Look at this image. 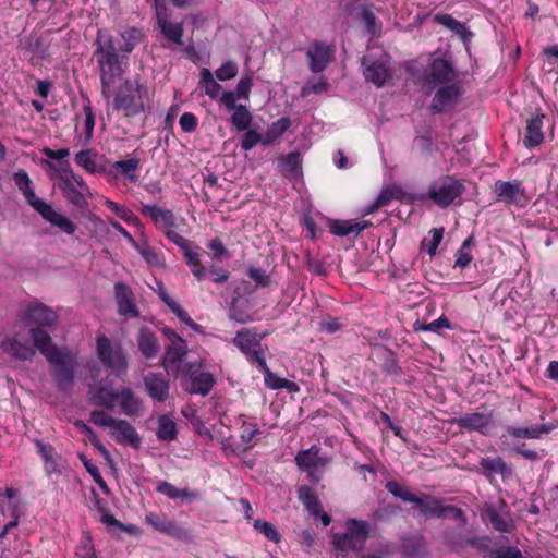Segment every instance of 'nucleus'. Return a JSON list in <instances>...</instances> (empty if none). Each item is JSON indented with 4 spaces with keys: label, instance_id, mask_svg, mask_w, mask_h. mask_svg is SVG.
<instances>
[{
    "label": "nucleus",
    "instance_id": "e433bc0d",
    "mask_svg": "<svg viewBox=\"0 0 558 558\" xmlns=\"http://www.w3.org/2000/svg\"><path fill=\"white\" fill-rule=\"evenodd\" d=\"M281 173L288 179H296L302 174L301 155L298 151H291L282 155L278 159Z\"/></svg>",
    "mask_w": 558,
    "mask_h": 558
},
{
    "label": "nucleus",
    "instance_id": "4be33fe9",
    "mask_svg": "<svg viewBox=\"0 0 558 558\" xmlns=\"http://www.w3.org/2000/svg\"><path fill=\"white\" fill-rule=\"evenodd\" d=\"M558 427V421L544 424H534L527 427L508 426L506 434L515 439H538L542 435L549 434Z\"/></svg>",
    "mask_w": 558,
    "mask_h": 558
},
{
    "label": "nucleus",
    "instance_id": "4468645a",
    "mask_svg": "<svg viewBox=\"0 0 558 558\" xmlns=\"http://www.w3.org/2000/svg\"><path fill=\"white\" fill-rule=\"evenodd\" d=\"M496 199L506 204L523 206L526 202L525 190L521 181H497L494 184Z\"/></svg>",
    "mask_w": 558,
    "mask_h": 558
},
{
    "label": "nucleus",
    "instance_id": "6e6552de",
    "mask_svg": "<svg viewBox=\"0 0 558 558\" xmlns=\"http://www.w3.org/2000/svg\"><path fill=\"white\" fill-rule=\"evenodd\" d=\"M20 319L32 328H45L53 326L58 315L50 307L43 303H29L21 308Z\"/></svg>",
    "mask_w": 558,
    "mask_h": 558
},
{
    "label": "nucleus",
    "instance_id": "680f3d73",
    "mask_svg": "<svg viewBox=\"0 0 558 558\" xmlns=\"http://www.w3.org/2000/svg\"><path fill=\"white\" fill-rule=\"evenodd\" d=\"M243 355L251 365H255L260 372L268 366L266 362V348H263L262 344L245 352Z\"/></svg>",
    "mask_w": 558,
    "mask_h": 558
},
{
    "label": "nucleus",
    "instance_id": "4d7b16f0",
    "mask_svg": "<svg viewBox=\"0 0 558 558\" xmlns=\"http://www.w3.org/2000/svg\"><path fill=\"white\" fill-rule=\"evenodd\" d=\"M186 264L189 265L191 272L198 280H203L206 276V269L203 266L199 255L196 252H193L191 247L185 250L183 253Z\"/></svg>",
    "mask_w": 558,
    "mask_h": 558
},
{
    "label": "nucleus",
    "instance_id": "f03ea898",
    "mask_svg": "<svg viewBox=\"0 0 558 558\" xmlns=\"http://www.w3.org/2000/svg\"><path fill=\"white\" fill-rule=\"evenodd\" d=\"M149 99L150 92L145 83L138 78H128L119 87L112 105L114 110L123 111L125 117L133 118L146 110L145 101Z\"/></svg>",
    "mask_w": 558,
    "mask_h": 558
},
{
    "label": "nucleus",
    "instance_id": "a18cd8bd",
    "mask_svg": "<svg viewBox=\"0 0 558 558\" xmlns=\"http://www.w3.org/2000/svg\"><path fill=\"white\" fill-rule=\"evenodd\" d=\"M61 181L63 183V196L66 201L77 208H85L88 203L83 195V191H80L69 178L62 177Z\"/></svg>",
    "mask_w": 558,
    "mask_h": 558
},
{
    "label": "nucleus",
    "instance_id": "c9c22d12",
    "mask_svg": "<svg viewBox=\"0 0 558 558\" xmlns=\"http://www.w3.org/2000/svg\"><path fill=\"white\" fill-rule=\"evenodd\" d=\"M320 447L311 446L306 450H301L295 456L296 465L302 470H312L318 465H325L326 461L319 456Z\"/></svg>",
    "mask_w": 558,
    "mask_h": 558
},
{
    "label": "nucleus",
    "instance_id": "0e129e2a",
    "mask_svg": "<svg viewBox=\"0 0 558 558\" xmlns=\"http://www.w3.org/2000/svg\"><path fill=\"white\" fill-rule=\"evenodd\" d=\"M445 228H433L429 233L432 235L430 240L424 239L422 241V247L427 248V253L429 256H434L437 252V248L442 241Z\"/></svg>",
    "mask_w": 558,
    "mask_h": 558
},
{
    "label": "nucleus",
    "instance_id": "20e7f679",
    "mask_svg": "<svg viewBox=\"0 0 558 558\" xmlns=\"http://www.w3.org/2000/svg\"><path fill=\"white\" fill-rule=\"evenodd\" d=\"M371 524L364 520L348 519L345 532L332 535L331 545L339 551L337 558H347V551H361L369 537Z\"/></svg>",
    "mask_w": 558,
    "mask_h": 558
},
{
    "label": "nucleus",
    "instance_id": "37998d69",
    "mask_svg": "<svg viewBox=\"0 0 558 558\" xmlns=\"http://www.w3.org/2000/svg\"><path fill=\"white\" fill-rule=\"evenodd\" d=\"M134 248L145 259V262L151 267H163L165 257L155 247L148 244L147 241L136 242Z\"/></svg>",
    "mask_w": 558,
    "mask_h": 558
},
{
    "label": "nucleus",
    "instance_id": "13d9d810",
    "mask_svg": "<svg viewBox=\"0 0 558 558\" xmlns=\"http://www.w3.org/2000/svg\"><path fill=\"white\" fill-rule=\"evenodd\" d=\"M260 434V429L255 423L243 421L240 427L241 441L246 445L247 448H253L256 445V436Z\"/></svg>",
    "mask_w": 558,
    "mask_h": 558
},
{
    "label": "nucleus",
    "instance_id": "052dcab7",
    "mask_svg": "<svg viewBox=\"0 0 558 558\" xmlns=\"http://www.w3.org/2000/svg\"><path fill=\"white\" fill-rule=\"evenodd\" d=\"M253 526L256 531L264 534L268 541L274 543H279L281 541V535L272 523L256 519Z\"/></svg>",
    "mask_w": 558,
    "mask_h": 558
},
{
    "label": "nucleus",
    "instance_id": "6ab92c4d",
    "mask_svg": "<svg viewBox=\"0 0 558 558\" xmlns=\"http://www.w3.org/2000/svg\"><path fill=\"white\" fill-rule=\"evenodd\" d=\"M187 366L189 369L185 372V375L189 377V381L184 385V389L190 393L207 396L215 385L213 374L193 369L192 364Z\"/></svg>",
    "mask_w": 558,
    "mask_h": 558
},
{
    "label": "nucleus",
    "instance_id": "cd10ccee",
    "mask_svg": "<svg viewBox=\"0 0 558 558\" xmlns=\"http://www.w3.org/2000/svg\"><path fill=\"white\" fill-rule=\"evenodd\" d=\"M29 336L33 340L32 347L37 349L47 361L62 351L53 344L50 333L45 328H29Z\"/></svg>",
    "mask_w": 558,
    "mask_h": 558
},
{
    "label": "nucleus",
    "instance_id": "c85d7f7f",
    "mask_svg": "<svg viewBox=\"0 0 558 558\" xmlns=\"http://www.w3.org/2000/svg\"><path fill=\"white\" fill-rule=\"evenodd\" d=\"M140 211L142 215L149 217L156 226L163 227L166 230L177 227L175 216L170 209L143 204Z\"/></svg>",
    "mask_w": 558,
    "mask_h": 558
},
{
    "label": "nucleus",
    "instance_id": "ea45409f",
    "mask_svg": "<svg viewBox=\"0 0 558 558\" xmlns=\"http://www.w3.org/2000/svg\"><path fill=\"white\" fill-rule=\"evenodd\" d=\"M298 498L304 505L311 515L317 517L322 512V502L311 486L302 485L298 488Z\"/></svg>",
    "mask_w": 558,
    "mask_h": 558
},
{
    "label": "nucleus",
    "instance_id": "2eb2a0df",
    "mask_svg": "<svg viewBox=\"0 0 558 558\" xmlns=\"http://www.w3.org/2000/svg\"><path fill=\"white\" fill-rule=\"evenodd\" d=\"M145 521L147 524L151 525L154 530L175 539L183 541L189 537L186 529L182 527L174 520H170L163 513L149 512L146 514Z\"/></svg>",
    "mask_w": 558,
    "mask_h": 558
},
{
    "label": "nucleus",
    "instance_id": "49530a36",
    "mask_svg": "<svg viewBox=\"0 0 558 558\" xmlns=\"http://www.w3.org/2000/svg\"><path fill=\"white\" fill-rule=\"evenodd\" d=\"M480 465L487 477L492 476L493 474L506 475L511 472L508 464L501 457L482 458Z\"/></svg>",
    "mask_w": 558,
    "mask_h": 558
},
{
    "label": "nucleus",
    "instance_id": "0eeeda50",
    "mask_svg": "<svg viewBox=\"0 0 558 558\" xmlns=\"http://www.w3.org/2000/svg\"><path fill=\"white\" fill-rule=\"evenodd\" d=\"M52 366L51 375L60 390L66 391L72 388L75 375L76 362L68 350H62L48 360Z\"/></svg>",
    "mask_w": 558,
    "mask_h": 558
},
{
    "label": "nucleus",
    "instance_id": "412c9836",
    "mask_svg": "<svg viewBox=\"0 0 558 558\" xmlns=\"http://www.w3.org/2000/svg\"><path fill=\"white\" fill-rule=\"evenodd\" d=\"M544 119L545 114L538 113L525 121V132L522 144L527 149L538 147L544 142Z\"/></svg>",
    "mask_w": 558,
    "mask_h": 558
},
{
    "label": "nucleus",
    "instance_id": "1a4fd4ad",
    "mask_svg": "<svg viewBox=\"0 0 558 558\" xmlns=\"http://www.w3.org/2000/svg\"><path fill=\"white\" fill-rule=\"evenodd\" d=\"M16 492L12 487L0 490V541L3 539L11 529L19 525L20 515L17 504L13 501Z\"/></svg>",
    "mask_w": 558,
    "mask_h": 558
},
{
    "label": "nucleus",
    "instance_id": "72a5a7b5",
    "mask_svg": "<svg viewBox=\"0 0 558 558\" xmlns=\"http://www.w3.org/2000/svg\"><path fill=\"white\" fill-rule=\"evenodd\" d=\"M372 225L368 220H335L330 226V232L337 236H347L354 234L359 236L361 232Z\"/></svg>",
    "mask_w": 558,
    "mask_h": 558
},
{
    "label": "nucleus",
    "instance_id": "c03bdc74",
    "mask_svg": "<svg viewBox=\"0 0 558 558\" xmlns=\"http://www.w3.org/2000/svg\"><path fill=\"white\" fill-rule=\"evenodd\" d=\"M118 400V391L109 389L105 386L95 388L92 391V402L95 405L106 409H113Z\"/></svg>",
    "mask_w": 558,
    "mask_h": 558
},
{
    "label": "nucleus",
    "instance_id": "5fc2aeb1",
    "mask_svg": "<svg viewBox=\"0 0 558 558\" xmlns=\"http://www.w3.org/2000/svg\"><path fill=\"white\" fill-rule=\"evenodd\" d=\"M201 86L204 88L205 94L211 99H216L221 90V85L214 80L213 73L209 69L203 68L201 70Z\"/></svg>",
    "mask_w": 558,
    "mask_h": 558
},
{
    "label": "nucleus",
    "instance_id": "bb28decb",
    "mask_svg": "<svg viewBox=\"0 0 558 558\" xmlns=\"http://www.w3.org/2000/svg\"><path fill=\"white\" fill-rule=\"evenodd\" d=\"M375 356L381 361V371L387 376L399 377L403 374L402 367L399 365L397 354L384 344H376L373 348Z\"/></svg>",
    "mask_w": 558,
    "mask_h": 558
},
{
    "label": "nucleus",
    "instance_id": "aec40b11",
    "mask_svg": "<svg viewBox=\"0 0 558 558\" xmlns=\"http://www.w3.org/2000/svg\"><path fill=\"white\" fill-rule=\"evenodd\" d=\"M310 70L313 73L323 72L333 58V49L330 45L316 41L307 50Z\"/></svg>",
    "mask_w": 558,
    "mask_h": 558
},
{
    "label": "nucleus",
    "instance_id": "f8f14e48",
    "mask_svg": "<svg viewBox=\"0 0 558 558\" xmlns=\"http://www.w3.org/2000/svg\"><path fill=\"white\" fill-rule=\"evenodd\" d=\"M462 90L458 84H446L439 87L432 100L430 109L433 112L442 113L454 108L461 98Z\"/></svg>",
    "mask_w": 558,
    "mask_h": 558
},
{
    "label": "nucleus",
    "instance_id": "bf43d9fd",
    "mask_svg": "<svg viewBox=\"0 0 558 558\" xmlns=\"http://www.w3.org/2000/svg\"><path fill=\"white\" fill-rule=\"evenodd\" d=\"M80 459L83 462L84 468L86 471L92 475L93 480L96 482V484L100 487V489L105 493H109V487L104 480V477L100 474L99 469L97 465H95L92 460H89L86 456L80 454Z\"/></svg>",
    "mask_w": 558,
    "mask_h": 558
},
{
    "label": "nucleus",
    "instance_id": "f704fd0d",
    "mask_svg": "<svg viewBox=\"0 0 558 558\" xmlns=\"http://www.w3.org/2000/svg\"><path fill=\"white\" fill-rule=\"evenodd\" d=\"M434 22L440 24L458 35L463 43L470 41L473 33L463 22H460L447 13H438L434 16Z\"/></svg>",
    "mask_w": 558,
    "mask_h": 558
},
{
    "label": "nucleus",
    "instance_id": "c756f323",
    "mask_svg": "<svg viewBox=\"0 0 558 558\" xmlns=\"http://www.w3.org/2000/svg\"><path fill=\"white\" fill-rule=\"evenodd\" d=\"M400 551L404 558H426L429 556L424 536L401 537Z\"/></svg>",
    "mask_w": 558,
    "mask_h": 558
},
{
    "label": "nucleus",
    "instance_id": "69168bd1",
    "mask_svg": "<svg viewBox=\"0 0 558 558\" xmlns=\"http://www.w3.org/2000/svg\"><path fill=\"white\" fill-rule=\"evenodd\" d=\"M246 275L255 282L256 288H268L271 283L270 276L262 268L248 267Z\"/></svg>",
    "mask_w": 558,
    "mask_h": 558
},
{
    "label": "nucleus",
    "instance_id": "09e8293b",
    "mask_svg": "<svg viewBox=\"0 0 558 558\" xmlns=\"http://www.w3.org/2000/svg\"><path fill=\"white\" fill-rule=\"evenodd\" d=\"M97 154L93 149H83L78 151L74 160L77 166L84 168L89 173H99L102 171L96 162Z\"/></svg>",
    "mask_w": 558,
    "mask_h": 558
},
{
    "label": "nucleus",
    "instance_id": "b1692460",
    "mask_svg": "<svg viewBox=\"0 0 558 558\" xmlns=\"http://www.w3.org/2000/svg\"><path fill=\"white\" fill-rule=\"evenodd\" d=\"M268 336V332H257L256 328H241L236 330L232 343L242 354L258 348L262 341Z\"/></svg>",
    "mask_w": 558,
    "mask_h": 558
},
{
    "label": "nucleus",
    "instance_id": "9b49d317",
    "mask_svg": "<svg viewBox=\"0 0 558 558\" xmlns=\"http://www.w3.org/2000/svg\"><path fill=\"white\" fill-rule=\"evenodd\" d=\"M113 289L119 315L125 318H137L141 313L133 290L122 281L116 282Z\"/></svg>",
    "mask_w": 558,
    "mask_h": 558
},
{
    "label": "nucleus",
    "instance_id": "6e6d98bb",
    "mask_svg": "<svg viewBox=\"0 0 558 558\" xmlns=\"http://www.w3.org/2000/svg\"><path fill=\"white\" fill-rule=\"evenodd\" d=\"M444 328L450 330L453 329V326L445 315H441L440 317L430 323H422L417 320L414 324L415 331H430L440 335L441 329Z\"/></svg>",
    "mask_w": 558,
    "mask_h": 558
},
{
    "label": "nucleus",
    "instance_id": "f3484780",
    "mask_svg": "<svg viewBox=\"0 0 558 558\" xmlns=\"http://www.w3.org/2000/svg\"><path fill=\"white\" fill-rule=\"evenodd\" d=\"M161 331L170 342L166 348V352L162 359L163 365H177L182 362L183 357L187 354L186 341L169 327H163Z\"/></svg>",
    "mask_w": 558,
    "mask_h": 558
},
{
    "label": "nucleus",
    "instance_id": "a19ab883",
    "mask_svg": "<svg viewBox=\"0 0 558 558\" xmlns=\"http://www.w3.org/2000/svg\"><path fill=\"white\" fill-rule=\"evenodd\" d=\"M157 432L156 436L160 441H173L177 439L178 429L177 423L170 416V414H161L157 418Z\"/></svg>",
    "mask_w": 558,
    "mask_h": 558
},
{
    "label": "nucleus",
    "instance_id": "e2e57ef3",
    "mask_svg": "<svg viewBox=\"0 0 558 558\" xmlns=\"http://www.w3.org/2000/svg\"><path fill=\"white\" fill-rule=\"evenodd\" d=\"M75 558H97L93 538L89 534H83L75 551Z\"/></svg>",
    "mask_w": 558,
    "mask_h": 558
},
{
    "label": "nucleus",
    "instance_id": "dca6fc26",
    "mask_svg": "<svg viewBox=\"0 0 558 558\" xmlns=\"http://www.w3.org/2000/svg\"><path fill=\"white\" fill-rule=\"evenodd\" d=\"M155 13L157 25L161 34L170 41L182 45L183 40V24L181 22H171L168 16V8L165 3L156 1Z\"/></svg>",
    "mask_w": 558,
    "mask_h": 558
},
{
    "label": "nucleus",
    "instance_id": "5701e85b",
    "mask_svg": "<svg viewBox=\"0 0 558 558\" xmlns=\"http://www.w3.org/2000/svg\"><path fill=\"white\" fill-rule=\"evenodd\" d=\"M111 436L118 444L130 445L137 449L141 447L142 438L135 427L125 420L118 418L111 429Z\"/></svg>",
    "mask_w": 558,
    "mask_h": 558
},
{
    "label": "nucleus",
    "instance_id": "79ce46f5",
    "mask_svg": "<svg viewBox=\"0 0 558 558\" xmlns=\"http://www.w3.org/2000/svg\"><path fill=\"white\" fill-rule=\"evenodd\" d=\"M262 373L264 374L265 386L271 390L287 389L289 392H296L300 389L296 383L278 377L268 366Z\"/></svg>",
    "mask_w": 558,
    "mask_h": 558
},
{
    "label": "nucleus",
    "instance_id": "423d86ee",
    "mask_svg": "<svg viewBox=\"0 0 558 558\" xmlns=\"http://www.w3.org/2000/svg\"><path fill=\"white\" fill-rule=\"evenodd\" d=\"M97 353L104 365L109 367L118 377L128 373V361L120 345H113L111 340L102 335L97 337Z\"/></svg>",
    "mask_w": 558,
    "mask_h": 558
},
{
    "label": "nucleus",
    "instance_id": "a878e982",
    "mask_svg": "<svg viewBox=\"0 0 558 558\" xmlns=\"http://www.w3.org/2000/svg\"><path fill=\"white\" fill-rule=\"evenodd\" d=\"M1 349L20 361H33L36 355V350L28 342H22L15 337H5L1 341Z\"/></svg>",
    "mask_w": 558,
    "mask_h": 558
},
{
    "label": "nucleus",
    "instance_id": "3c124183",
    "mask_svg": "<svg viewBox=\"0 0 558 558\" xmlns=\"http://www.w3.org/2000/svg\"><path fill=\"white\" fill-rule=\"evenodd\" d=\"M121 37L123 40L122 44L119 39H117L119 50L121 51V53L128 56L134 50L135 46L140 43L142 38V33L140 29L132 27L121 33Z\"/></svg>",
    "mask_w": 558,
    "mask_h": 558
},
{
    "label": "nucleus",
    "instance_id": "8fccbe9b",
    "mask_svg": "<svg viewBox=\"0 0 558 558\" xmlns=\"http://www.w3.org/2000/svg\"><path fill=\"white\" fill-rule=\"evenodd\" d=\"M141 167V160L138 158H129L124 160H118L112 165V168L120 174L124 175L131 182L137 180L136 171Z\"/></svg>",
    "mask_w": 558,
    "mask_h": 558
},
{
    "label": "nucleus",
    "instance_id": "338daca9",
    "mask_svg": "<svg viewBox=\"0 0 558 558\" xmlns=\"http://www.w3.org/2000/svg\"><path fill=\"white\" fill-rule=\"evenodd\" d=\"M239 68L235 61L228 60L223 62L216 71L215 75L219 81H228L236 76Z\"/></svg>",
    "mask_w": 558,
    "mask_h": 558
},
{
    "label": "nucleus",
    "instance_id": "58836bf2",
    "mask_svg": "<svg viewBox=\"0 0 558 558\" xmlns=\"http://www.w3.org/2000/svg\"><path fill=\"white\" fill-rule=\"evenodd\" d=\"M41 217L50 225L59 228L62 232L69 235H73L77 230V226L71 219L57 211L52 206L43 213Z\"/></svg>",
    "mask_w": 558,
    "mask_h": 558
},
{
    "label": "nucleus",
    "instance_id": "774afa93",
    "mask_svg": "<svg viewBox=\"0 0 558 558\" xmlns=\"http://www.w3.org/2000/svg\"><path fill=\"white\" fill-rule=\"evenodd\" d=\"M400 511L398 505L385 504L380 505L373 513L376 521L388 522L390 519Z\"/></svg>",
    "mask_w": 558,
    "mask_h": 558
},
{
    "label": "nucleus",
    "instance_id": "603ef678",
    "mask_svg": "<svg viewBox=\"0 0 558 558\" xmlns=\"http://www.w3.org/2000/svg\"><path fill=\"white\" fill-rule=\"evenodd\" d=\"M475 239L474 235H469L463 242L461 247L456 253V262H454V268H465L468 267L473 257L471 254V247L474 245Z\"/></svg>",
    "mask_w": 558,
    "mask_h": 558
},
{
    "label": "nucleus",
    "instance_id": "393cba45",
    "mask_svg": "<svg viewBox=\"0 0 558 558\" xmlns=\"http://www.w3.org/2000/svg\"><path fill=\"white\" fill-rule=\"evenodd\" d=\"M454 423L462 429L469 432H478L482 435H488V427L492 423V414L486 413H466L454 420Z\"/></svg>",
    "mask_w": 558,
    "mask_h": 558
},
{
    "label": "nucleus",
    "instance_id": "39448f33",
    "mask_svg": "<svg viewBox=\"0 0 558 558\" xmlns=\"http://www.w3.org/2000/svg\"><path fill=\"white\" fill-rule=\"evenodd\" d=\"M385 488L396 498L418 507L421 514L426 518H444V500L428 494L416 496L399 482L391 480L385 484Z\"/></svg>",
    "mask_w": 558,
    "mask_h": 558
},
{
    "label": "nucleus",
    "instance_id": "7ed1b4c3",
    "mask_svg": "<svg viewBox=\"0 0 558 558\" xmlns=\"http://www.w3.org/2000/svg\"><path fill=\"white\" fill-rule=\"evenodd\" d=\"M464 191L463 182L454 175H440L433 180L426 192L418 194L415 199L422 203L428 201L441 209H447L462 196Z\"/></svg>",
    "mask_w": 558,
    "mask_h": 558
},
{
    "label": "nucleus",
    "instance_id": "de8ad7c7",
    "mask_svg": "<svg viewBox=\"0 0 558 558\" xmlns=\"http://www.w3.org/2000/svg\"><path fill=\"white\" fill-rule=\"evenodd\" d=\"M290 125H291V121L287 117H282V118L278 119L277 121L272 122L265 134L263 144L264 145L272 144L276 140L281 137L288 131Z\"/></svg>",
    "mask_w": 558,
    "mask_h": 558
},
{
    "label": "nucleus",
    "instance_id": "4c0bfd02",
    "mask_svg": "<svg viewBox=\"0 0 558 558\" xmlns=\"http://www.w3.org/2000/svg\"><path fill=\"white\" fill-rule=\"evenodd\" d=\"M156 492L167 496L170 499L180 498L187 501L199 499V493L197 490L179 489L167 481H159L156 486Z\"/></svg>",
    "mask_w": 558,
    "mask_h": 558
},
{
    "label": "nucleus",
    "instance_id": "864d4df0",
    "mask_svg": "<svg viewBox=\"0 0 558 558\" xmlns=\"http://www.w3.org/2000/svg\"><path fill=\"white\" fill-rule=\"evenodd\" d=\"M232 125L240 132L246 131L253 121L252 113L245 105H239L230 118Z\"/></svg>",
    "mask_w": 558,
    "mask_h": 558
},
{
    "label": "nucleus",
    "instance_id": "ddd939ff",
    "mask_svg": "<svg viewBox=\"0 0 558 558\" xmlns=\"http://www.w3.org/2000/svg\"><path fill=\"white\" fill-rule=\"evenodd\" d=\"M148 396L154 402H165L170 397V380L167 374L149 372L143 377Z\"/></svg>",
    "mask_w": 558,
    "mask_h": 558
},
{
    "label": "nucleus",
    "instance_id": "2f4dec72",
    "mask_svg": "<svg viewBox=\"0 0 558 558\" xmlns=\"http://www.w3.org/2000/svg\"><path fill=\"white\" fill-rule=\"evenodd\" d=\"M118 400L123 414L130 417L140 416L143 410V401L134 391L124 387L118 391Z\"/></svg>",
    "mask_w": 558,
    "mask_h": 558
},
{
    "label": "nucleus",
    "instance_id": "473e14b6",
    "mask_svg": "<svg viewBox=\"0 0 558 558\" xmlns=\"http://www.w3.org/2000/svg\"><path fill=\"white\" fill-rule=\"evenodd\" d=\"M430 75L435 82L440 84L452 83L457 77L452 62L446 58H435L432 61Z\"/></svg>",
    "mask_w": 558,
    "mask_h": 558
},
{
    "label": "nucleus",
    "instance_id": "9d476101",
    "mask_svg": "<svg viewBox=\"0 0 558 558\" xmlns=\"http://www.w3.org/2000/svg\"><path fill=\"white\" fill-rule=\"evenodd\" d=\"M482 515L499 533H511L514 527L509 506L502 499L497 504H486Z\"/></svg>",
    "mask_w": 558,
    "mask_h": 558
},
{
    "label": "nucleus",
    "instance_id": "f257e3e1",
    "mask_svg": "<svg viewBox=\"0 0 558 558\" xmlns=\"http://www.w3.org/2000/svg\"><path fill=\"white\" fill-rule=\"evenodd\" d=\"M97 63L100 70V82L102 85V94L109 97L107 89L119 77L128 66V56L120 54L117 38L108 37L104 43L100 41L98 34L97 40Z\"/></svg>",
    "mask_w": 558,
    "mask_h": 558
},
{
    "label": "nucleus",
    "instance_id": "7c9ffc66",
    "mask_svg": "<svg viewBox=\"0 0 558 558\" xmlns=\"http://www.w3.org/2000/svg\"><path fill=\"white\" fill-rule=\"evenodd\" d=\"M136 342L140 352L146 360L155 359L160 351L159 341L148 327H142L140 329L136 336Z\"/></svg>",
    "mask_w": 558,
    "mask_h": 558
},
{
    "label": "nucleus",
    "instance_id": "a211bd4d",
    "mask_svg": "<svg viewBox=\"0 0 558 558\" xmlns=\"http://www.w3.org/2000/svg\"><path fill=\"white\" fill-rule=\"evenodd\" d=\"M363 75L367 82L380 88L391 80V72L388 62L384 60L371 61L367 57L362 59Z\"/></svg>",
    "mask_w": 558,
    "mask_h": 558
}]
</instances>
